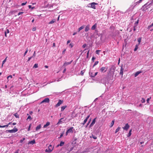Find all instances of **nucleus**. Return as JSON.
Segmentation results:
<instances>
[{"instance_id":"obj_1","label":"nucleus","mask_w":153,"mask_h":153,"mask_svg":"<svg viewBox=\"0 0 153 153\" xmlns=\"http://www.w3.org/2000/svg\"><path fill=\"white\" fill-rule=\"evenodd\" d=\"M98 4L95 2H92L89 4H88V7H89L92 8L94 9H96L95 5H97Z\"/></svg>"},{"instance_id":"obj_2","label":"nucleus","mask_w":153,"mask_h":153,"mask_svg":"<svg viewBox=\"0 0 153 153\" xmlns=\"http://www.w3.org/2000/svg\"><path fill=\"white\" fill-rule=\"evenodd\" d=\"M53 147L51 145H50L48 147V148L46 149L45 152H51L53 149Z\"/></svg>"},{"instance_id":"obj_3","label":"nucleus","mask_w":153,"mask_h":153,"mask_svg":"<svg viewBox=\"0 0 153 153\" xmlns=\"http://www.w3.org/2000/svg\"><path fill=\"white\" fill-rule=\"evenodd\" d=\"M73 127H71L66 132V135H67L69 133H73Z\"/></svg>"},{"instance_id":"obj_4","label":"nucleus","mask_w":153,"mask_h":153,"mask_svg":"<svg viewBox=\"0 0 153 153\" xmlns=\"http://www.w3.org/2000/svg\"><path fill=\"white\" fill-rule=\"evenodd\" d=\"M107 68L105 67H102L100 69V71L101 72L104 73L107 70Z\"/></svg>"},{"instance_id":"obj_5","label":"nucleus","mask_w":153,"mask_h":153,"mask_svg":"<svg viewBox=\"0 0 153 153\" xmlns=\"http://www.w3.org/2000/svg\"><path fill=\"white\" fill-rule=\"evenodd\" d=\"M63 102V100H59L58 103L55 105V107H57L59 106L62 104V103Z\"/></svg>"},{"instance_id":"obj_6","label":"nucleus","mask_w":153,"mask_h":153,"mask_svg":"<svg viewBox=\"0 0 153 153\" xmlns=\"http://www.w3.org/2000/svg\"><path fill=\"white\" fill-rule=\"evenodd\" d=\"M10 133H15L18 130L16 128H15L13 129L12 130H7Z\"/></svg>"},{"instance_id":"obj_7","label":"nucleus","mask_w":153,"mask_h":153,"mask_svg":"<svg viewBox=\"0 0 153 153\" xmlns=\"http://www.w3.org/2000/svg\"><path fill=\"white\" fill-rule=\"evenodd\" d=\"M129 127V126L128 125V123H126L125 126L123 127V128L124 129V130L127 131Z\"/></svg>"},{"instance_id":"obj_8","label":"nucleus","mask_w":153,"mask_h":153,"mask_svg":"<svg viewBox=\"0 0 153 153\" xmlns=\"http://www.w3.org/2000/svg\"><path fill=\"white\" fill-rule=\"evenodd\" d=\"M49 102V99L48 98H45L44 100L41 102V103L43 102Z\"/></svg>"},{"instance_id":"obj_9","label":"nucleus","mask_w":153,"mask_h":153,"mask_svg":"<svg viewBox=\"0 0 153 153\" xmlns=\"http://www.w3.org/2000/svg\"><path fill=\"white\" fill-rule=\"evenodd\" d=\"M72 62V61H71L70 62H65L64 63V64L62 67H65L67 65L71 64V63Z\"/></svg>"},{"instance_id":"obj_10","label":"nucleus","mask_w":153,"mask_h":153,"mask_svg":"<svg viewBox=\"0 0 153 153\" xmlns=\"http://www.w3.org/2000/svg\"><path fill=\"white\" fill-rule=\"evenodd\" d=\"M95 120L96 118H95L93 120L92 122V123L90 125V127H91L93 126L95 124Z\"/></svg>"},{"instance_id":"obj_11","label":"nucleus","mask_w":153,"mask_h":153,"mask_svg":"<svg viewBox=\"0 0 153 153\" xmlns=\"http://www.w3.org/2000/svg\"><path fill=\"white\" fill-rule=\"evenodd\" d=\"M90 26L89 25H87L85 27V32L88 31L89 29Z\"/></svg>"},{"instance_id":"obj_12","label":"nucleus","mask_w":153,"mask_h":153,"mask_svg":"<svg viewBox=\"0 0 153 153\" xmlns=\"http://www.w3.org/2000/svg\"><path fill=\"white\" fill-rule=\"evenodd\" d=\"M123 70L124 69L122 67H121V68L120 71V75H121L122 76L123 75Z\"/></svg>"},{"instance_id":"obj_13","label":"nucleus","mask_w":153,"mask_h":153,"mask_svg":"<svg viewBox=\"0 0 153 153\" xmlns=\"http://www.w3.org/2000/svg\"><path fill=\"white\" fill-rule=\"evenodd\" d=\"M35 143V140H31V141H29L28 143V144H33Z\"/></svg>"},{"instance_id":"obj_14","label":"nucleus","mask_w":153,"mask_h":153,"mask_svg":"<svg viewBox=\"0 0 153 153\" xmlns=\"http://www.w3.org/2000/svg\"><path fill=\"white\" fill-rule=\"evenodd\" d=\"M141 73V71H137L135 74L134 76L135 77H136L137 76L140 74Z\"/></svg>"},{"instance_id":"obj_15","label":"nucleus","mask_w":153,"mask_h":153,"mask_svg":"<svg viewBox=\"0 0 153 153\" xmlns=\"http://www.w3.org/2000/svg\"><path fill=\"white\" fill-rule=\"evenodd\" d=\"M63 119V118H62L60 119L59 121L58 122L57 124V125H59V124H62V120Z\"/></svg>"},{"instance_id":"obj_16","label":"nucleus","mask_w":153,"mask_h":153,"mask_svg":"<svg viewBox=\"0 0 153 153\" xmlns=\"http://www.w3.org/2000/svg\"><path fill=\"white\" fill-rule=\"evenodd\" d=\"M67 106L66 105L63 106L61 107V111H63L64 109L66 108Z\"/></svg>"},{"instance_id":"obj_17","label":"nucleus","mask_w":153,"mask_h":153,"mask_svg":"<svg viewBox=\"0 0 153 153\" xmlns=\"http://www.w3.org/2000/svg\"><path fill=\"white\" fill-rule=\"evenodd\" d=\"M50 124V123L49 122H48L46 124L44 125V128H46Z\"/></svg>"},{"instance_id":"obj_18","label":"nucleus","mask_w":153,"mask_h":153,"mask_svg":"<svg viewBox=\"0 0 153 153\" xmlns=\"http://www.w3.org/2000/svg\"><path fill=\"white\" fill-rule=\"evenodd\" d=\"M85 27L84 26H82L81 27H80L78 29V32H79L80 30L83 29Z\"/></svg>"},{"instance_id":"obj_19","label":"nucleus","mask_w":153,"mask_h":153,"mask_svg":"<svg viewBox=\"0 0 153 153\" xmlns=\"http://www.w3.org/2000/svg\"><path fill=\"white\" fill-rule=\"evenodd\" d=\"M114 122V120H113L112 121L110 125V127H111L113 126Z\"/></svg>"},{"instance_id":"obj_20","label":"nucleus","mask_w":153,"mask_h":153,"mask_svg":"<svg viewBox=\"0 0 153 153\" xmlns=\"http://www.w3.org/2000/svg\"><path fill=\"white\" fill-rule=\"evenodd\" d=\"M96 26H97V25H96V24L94 25L92 27L91 29L92 30H94L96 28Z\"/></svg>"},{"instance_id":"obj_21","label":"nucleus","mask_w":153,"mask_h":153,"mask_svg":"<svg viewBox=\"0 0 153 153\" xmlns=\"http://www.w3.org/2000/svg\"><path fill=\"white\" fill-rule=\"evenodd\" d=\"M120 127H118L116 129V131H115V133H116L117 132H118V131H119V130H120Z\"/></svg>"},{"instance_id":"obj_22","label":"nucleus","mask_w":153,"mask_h":153,"mask_svg":"<svg viewBox=\"0 0 153 153\" xmlns=\"http://www.w3.org/2000/svg\"><path fill=\"white\" fill-rule=\"evenodd\" d=\"M55 22V19H54L53 20H52L50 22H49V24H53V23H54V22Z\"/></svg>"},{"instance_id":"obj_23","label":"nucleus","mask_w":153,"mask_h":153,"mask_svg":"<svg viewBox=\"0 0 153 153\" xmlns=\"http://www.w3.org/2000/svg\"><path fill=\"white\" fill-rule=\"evenodd\" d=\"M7 57L3 61V62H2V67L3 66V65L4 63L6 62V60H7Z\"/></svg>"},{"instance_id":"obj_24","label":"nucleus","mask_w":153,"mask_h":153,"mask_svg":"<svg viewBox=\"0 0 153 153\" xmlns=\"http://www.w3.org/2000/svg\"><path fill=\"white\" fill-rule=\"evenodd\" d=\"M64 144V142L62 141H61L59 145H58V146H62Z\"/></svg>"},{"instance_id":"obj_25","label":"nucleus","mask_w":153,"mask_h":153,"mask_svg":"<svg viewBox=\"0 0 153 153\" xmlns=\"http://www.w3.org/2000/svg\"><path fill=\"white\" fill-rule=\"evenodd\" d=\"M41 128V125H38L36 127V130H37Z\"/></svg>"},{"instance_id":"obj_26","label":"nucleus","mask_w":153,"mask_h":153,"mask_svg":"<svg viewBox=\"0 0 153 153\" xmlns=\"http://www.w3.org/2000/svg\"><path fill=\"white\" fill-rule=\"evenodd\" d=\"M14 115L16 117V118H19V115L17 113H15L14 114Z\"/></svg>"},{"instance_id":"obj_27","label":"nucleus","mask_w":153,"mask_h":153,"mask_svg":"<svg viewBox=\"0 0 153 153\" xmlns=\"http://www.w3.org/2000/svg\"><path fill=\"white\" fill-rule=\"evenodd\" d=\"M138 45H136L135 46V47L134 49V51H136L137 50L138 48Z\"/></svg>"},{"instance_id":"obj_28","label":"nucleus","mask_w":153,"mask_h":153,"mask_svg":"<svg viewBox=\"0 0 153 153\" xmlns=\"http://www.w3.org/2000/svg\"><path fill=\"white\" fill-rule=\"evenodd\" d=\"M38 67V64H35L33 67V68H36Z\"/></svg>"},{"instance_id":"obj_29","label":"nucleus","mask_w":153,"mask_h":153,"mask_svg":"<svg viewBox=\"0 0 153 153\" xmlns=\"http://www.w3.org/2000/svg\"><path fill=\"white\" fill-rule=\"evenodd\" d=\"M97 73H98L97 72L95 73L94 75H91V76L92 77H94L96 75H97Z\"/></svg>"},{"instance_id":"obj_30","label":"nucleus","mask_w":153,"mask_h":153,"mask_svg":"<svg viewBox=\"0 0 153 153\" xmlns=\"http://www.w3.org/2000/svg\"><path fill=\"white\" fill-rule=\"evenodd\" d=\"M90 137L91 138L92 137L94 139H96L97 138V137L96 136H95L94 135H92V136Z\"/></svg>"},{"instance_id":"obj_31","label":"nucleus","mask_w":153,"mask_h":153,"mask_svg":"<svg viewBox=\"0 0 153 153\" xmlns=\"http://www.w3.org/2000/svg\"><path fill=\"white\" fill-rule=\"evenodd\" d=\"M141 102L143 103H144L145 102V100L144 98H142L141 100Z\"/></svg>"},{"instance_id":"obj_32","label":"nucleus","mask_w":153,"mask_h":153,"mask_svg":"<svg viewBox=\"0 0 153 153\" xmlns=\"http://www.w3.org/2000/svg\"><path fill=\"white\" fill-rule=\"evenodd\" d=\"M12 78V75H10L8 76L7 77V79L8 80V81L9 79H11Z\"/></svg>"},{"instance_id":"obj_33","label":"nucleus","mask_w":153,"mask_h":153,"mask_svg":"<svg viewBox=\"0 0 153 153\" xmlns=\"http://www.w3.org/2000/svg\"><path fill=\"white\" fill-rule=\"evenodd\" d=\"M141 41V38H139L138 39V42L139 43L138 45L140 44V42Z\"/></svg>"},{"instance_id":"obj_34","label":"nucleus","mask_w":153,"mask_h":153,"mask_svg":"<svg viewBox=\"0 0 153 153\" xmlns=\"http://www.w3.org/2000/svg\"><path fill=\"white\" fill-rule=\"evenodd\" d=\"M131 129L129 132V133L128 134V137H129L131 135Z\"/></svg>"},{"instance_id":"obj_35","label":"nucleus","mask_w":153,"mask_h":153,"mask_svg":"<svg viewBox=\"0 0 153 153\" xmlns=\"http://www.w3.org/2000/svg\"><path fill=\"white\" fill-rule=\"evenodd\" d=\"M98 62H99L98 61H96L95 62L94 64L93 65V67H94L96 65H97L98 64Z\"/></svg>"},{"instance_id":"obj_36","label":"nucleus","mask_w":153,"mask_h":153,"mask_svg":"<svg viewBox=\"0 0 153 153\" xmlns=\"http://www.w3.org/2000/svg\"><path fill=\"white\" fill-rule=\"evenodd\" d=\"M100 51V50H97L96 51V53L97 54H99V52Z\"/></svg>"},{"instance_id":"obj_37","label":"nucleus","mask_w":153,"mask_h":153,"mask_svg":"<svg viewBox=\"0 0 153 153\" xmlns=\"http://www.w3.org/2000/svg\"><path fill=\"white\" fill-rule=\"evenodd\" d=\"M28 51V49L27 48L26 49V51L25 52L24 54V56H25L26 54L27 53V52Z\"/></svg>"},{"instance_id":"obj_38","label":"nucleus","mask_w":153,"mask_h":153,"mask_svg":"<svg viewBox=\"0 0 153 153\" xmlns=\"http://www.w3.org/2000/svg\"><path fill=\"white\" fill-rule=\"evenodd\" d=\"M25 139V138H23L22 139H21L20 140V142L21 143H22L23 141Z\"/></svg>"},{"instance_id":"obj_39","label":"nucleus","mask_w":153,"mask_h":153,"mask_svg":"<svg viewBox=\"0 0 153 153\" xmlns=\"http://www.w3.org/2000/svg\"><path fill=\"white\" fill-rule=\"evenodd\" d=\"M138 23V20H137L134 23L135 25L136 26Z\"/></svg>"},{"instance_id":"obj_40","label":"nucleus","mask_w":153,"mask_h":153,"mask_svg":"<svg viewBox=\"0 0 153 153\" xmlns=\"http://www.w3.org/2000/svg\"><path fill=\"white\" fill-rule=\"evenodd\" d=\"M153 26V22L151 25H150L148 27V28H151V27H152Z\"/></svg>"},{"instance_id":"obj_41","label":"nucleus","mask_w":153,"mask_h":153,"mask_svg":"<svg viewBox=\"0 0 153 153\" xmlns=\"http://www.w3.org/2000/svg\"><path fill=\"white\" fill-rule=\"evenodd\" d=\"M5 33H9V31L8 29H7L6 30L5 32Z\"/></svg>"},{"instance_id":"obj_42","label":"nucleus","mask_w":153,"mask_h":153,"mask_svg":"<svg viewBox=\"0 0 153 153\" xmlns=\"http://www.w3.org/2000/svg\"><path fill=\"white\" fill-rule=\"evenodd\" d=\"M36 56V54H35V51L33 54V56H32L33 57H34Z\"/></svg>"},{"instance_id":"obj_43","label":"nucleus","mask_w":153,"mask_h":153,"mask_svg":"<svg viewBox=\"0 0 153 153\" xmlns=\"http://www.w3.org/2000/svg\"><path fill=\"white\" fill-rule=\"evenodd\" d=\"M27 3V2H26L25 3H22L21 4L22 6H23L26 4Z\"/></svg>"},{"instance_id":"obj_44","label":"nucleus","mask_w":153,"mask_h":153,"mask_svg":"<svg viewBox=\"0 0 153 153\" xmlns=\"http://www.w3.org/2000/svg\"><path fill=\"white\" fill-rule=\"evenodd\" d=\"M86 46V45L85 44H84L82 45V47L83 48H84Z\"/></svg>"},{"instance_id":"obj_45","label":"nucleus","mask_w":153,"mask_h":153,"mask_svg":"<svg viewBox=\"0 0 153 153\" xmlns=\"http://www.w3.org/2000/svg\"><path fill=\"white\" fill-rule=\"evenodd\" d=\"M36 27H34L33 28V29H32V30L33 31H35L36 30Z\"/></svg>"},{"instance_id":"obj_46","label":"nucleus","mask_w":153,"mask_h":153,"mask_svg":"<svg viewBox=\"0 0 153 153\" xmlns=\"http://www.w3.org/2000/svg\"><path fill=\"white\" fill-rule=\"evenodd\" d=\"M28 119H30V120L32 119V118L30 116H29L27 117V120Z\"/></svg>"},{"instance_id":"obj_47","label":"nucleus","mask_w":153,"mask_h":153,"mask_svg":"<svg viewBox=\"0 0 153 153\" xmlns=\"http://www.w3.org/2000/svg\"><path fill=\"white\" fill-rule=\"evenodd\" d=\"M31 124H30V125L29 126V128H28V131H30V127H31Z\"/></svg>"},{"instance_id":"obj_48","label":"nucleus","mask_w":153,"mask_h":153,"mask_svg":"<svg viewBox=\"0 0 153 153\" xmlns=\"http://www.w3.org/2000/svg\"><path fill=\"white\" fill-rule=\"evenodd\" d=\"M64 134V133H62L61 134V135L60 136V137H59V138H60L62 137V136L63 135V134Z\"/></svg>"},{"instance_id":"obj_49","label":"nucleus","mask_w":153,"mask_h":153,"mask_svg":"<svg viewBox=\"0 0 153 153\" xmlns=\"http://www.w3.org/2000/svg\"><path fill=\"white\" fill-rule=\"evenodd\" d=\"M81 75L82 76L83 75V74H84V72L83 71H81Z\"/></svg>"},{"instance_id":"obj_50","label":"nucleus","mask_w":153,"mask_h":153,"mask_svg":"<svg viewBox=\"0 0 153 153\" xmlns=\"http://www.w3.org/2000/svg\"><path fill=\"white\" fill-rule=\"evenodd\" d=\"M23 13V12H19V13L18 14V16H19L22 14Z\"/></svg>"},{"instance_id":"obj_51","label":"nucleus","mask_w":153,"mask_h":153,"mask_svg":"<svg viewBox=\"0 0 153 153\" xmlns=\"http://www.w3.org/2000/svg\"><path fill=\"white\" fill-rule=\"evenodd\" d=\"M89 50H88V51L87 53V58H88L89 55Z\"/></svg>"},{"instance_id":"obj_52","label":"nucleus","mask_w":153,"mask_h":153,"mask_svg":"<svg viewBox=\"0 0 153 153\" xmlns=\"http://www.w3.org/2000/svg\"><path fill=\"white\" fill-rule=\"evenodd\" d=\"M95 59V58L94 57H93L92 58V60L93 61H94V60Z\"/></svg>"},{"instance_id":"obj_53","label":"nucleus","mask_w":153,"mask_h":153,"mask_svg":"<svg viewBox=\"0 0 153 153\" xmlns=\"http://www.w3.org/2000/svg\"><path fill=\"white\" fill-rule=\"evenodd\" d=\"M64 69L63 72V73H64L65 72L66 70V69L65 68V67H64Z\"/></svg>"},{"instance_id":"obj_54","label":"nucleus","mask_w":153,"mask_h":153,"mask_svg":"<svg viewBox=\"0 0 153 153\" xmlns=\"http://www.w3.org/2000/svg\"><path fill=\"white\" fill-rule=\"evenodd\" d=\"M32 58V57H31L28 58V60L27 61H29Z\"/></svg>"},{"instance_id":"obj_55","label":"nucleus","mask_w":153,"mask_h":153,"mask_svg":"<svg viewBox=\"0 0 153 153\" xmlns=\"http://www.w3.org/2000/svg\"><path fill=\"white\" fill-rule=\"evenodd\" d=\"M150 98H151V97H150V98H148L147 99V102L148 103V102H149V100H150Z\"/></svg>"},{"instance_id":"obj_56","label":"nucleus","mask_w":153,"mask_h":153,"mask_svg":"<svg viewBox=\"0 0 153 153\" xmlns=\"http://www.w3.org/2000/svg\"><path fill=\"white\" fill-rule=\"evenodd\" d=\"M4 127H5V125L3 126H1L0 125V128H4Z\"/></svg>"},{"instance_id":"obj_57","label":"nucleus","mask_w":153,"mask_h":153,"mask_svg":"<svg viewBox=\"0 0 153 153\" xmlns=\"http://www.w3.org/2000/svg\"><path fill=\"white\" fill-rule=\"evenodd\" d=\"M88 119H87L85 118V119L84 120V123H86L87 120Z\"/></svg>"},{"instance_id":"obj_58","label":"nucleus","mask_w":153,"mask_h":153,"mask_svg":"<svg viewBox=\"0 0 153 153\" xmlns=\"http://www.w3.org/2000/svg\"><path fill=\"white\" fill-rule=\"evenodd\" d=\"M66 51V49H65L63 51V52H62V54H63Z\"/></svg>"},{"instance_id":"obj_59","label":"nucleus","mask_w":153,"mask_h":153,"mask_svg":"<svg viewBox=\"0 0 153 153\" xmlns=\"http://www.w3.org/2000/svg\"><path fill=\"white\" fill-rule=\"evenodd\" d=\"M53 47H55V43H53Z\"/></svg>"},{"instance_id":"obj_60","label":"nucleus","mask_w":153,"mask_h":153,"mask_svg":"<svg viewBox=\"0 0 153 153\" xmlns=\"http://www.w3.org/2000/svg\"><path fill=\"white\" fill-rule=\"evenodd\" d=\"M136 26H134V31H135V30H136V29H135V27H136Z\"/></svg>"},{"instance_id":"obj_61","label":"nucleus","mask_w":153,"mask_h":153,"mask_svg":"<svg viewBox=\"0 0 153 153\" xmlns=\"http://www.w3.org/2000/svg\"><path fill=\"white\" fill-rule=\"evenodd\" d=\"M70 42V40H69L68 41H67V44H68V43H69Z\"/></svg>"},{"instance_id":"obj_62","label":"nucleus","mask_w":153,"mask_h":153,"mask_svg":"<svg viewBox=\"0 0 153 153\" xmlns=\"http://www.w3.org/2000/svg\"><path fill=\"white\" fill-rule=\"evenodd\" d=\"M90 117V115H88L87 117H86V119H88V118L89 117Z\"/></svg>"},{"instance_id":"obj_63","label":"nucleus","mask_w":153,"mask_h":153,"mask_svg":"<svg viewBox=\"0 0 153 153\" xmlns=\"http://www.w3.org/2000/svg\"><path fill=\"white\" fill-rule=\"evenodd\" d=\"M77 34V32H74L73 34V35H75V34Z\"/></svg>"},{"instance_id":"obj_64","label":"nucleus","mask_w":153,"mask_h":153,"mask_svg":"<svg viewBox=\"0 0 153 153\" xmlns=\"http://www.w3.org/2000/svg\"><path fill=\"white\" fill-rule=\"evenodd\" d=\"M142 0H140L139 1H138V3H140L141 1H142Z\"/></svg>"}]
</instances>
